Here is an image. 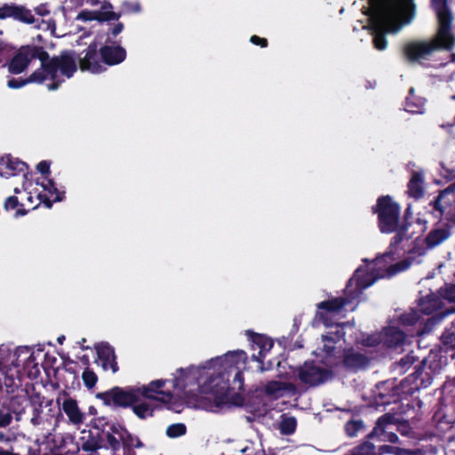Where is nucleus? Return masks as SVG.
Segmentation results:
<instances>
[{"label": "nucleus", "instance_id": "obj_1", "mask_svg": "<svg viewBox=\"0 0 455 455\" xmlns=\"http://www.w3.org/2000/svg\"><path fill=\"white\" fill-rule=\"evenodd\" d=\"M247 362L243 350L228 351L200 365L180 368L171 379H156L140 385L143 399L156 401L180 412L183 405L219 411L228 403L232 388L243 387V370Z\"/></svg>", "mask_w": 455, "mask_h": 455}, {"label": "nucleus", "instance_id": "obj_2", "mask_svg": "<svg viewBox=\"0 0 455 455\" xmlns=\"http://www.w3.org/2000/svg\"><path fill=\"white\" fill-rule=\"evenodd\" d=\"M347 304L341 298H335L322 301L317 305L315 313V321L322 322L331 330L322 335L317 348L314 351L315 356L326 365H335L339 363L342 358L344 365L350 369H359L367 363V357L355 351L354 348L346 349L340 353L339 348L341 347V339L345 335L344 329L350 327L349 324H332L331 320L336 316H343V309Z\"/></svg>", "mask_w": 455, "mask_h": 455}, {"label": "nucleus", "instance_id": "obj_3", "mask_svg": "<svg viewBox=\"0 0 455 455\" xmlns=\"http://www.w3.org/2000/svg\"><path fill=\"white\" fill-rule=\"evenodd\" d=\"M398 271V235H395L387 250L370 261L363 259L348 281L345 293V301L351 302L359 298L363 291L377 280L390 278Z\"/></svg>", "mask_w": 455, "mask_h": 455}, {"label": "nucleus", "instance_id": "obj_4", "mask_svg": "<svg viewBox=\"0 0 455 455\" xmlns=\"http://www.w3.org/2000/svg\"><path fill=\"white\" fill-rule=\"evenodd\" d=\"M364 13L369 16L375 48L385 50V36L395 33L398 28V0H369Z\"/></svg>", "mask_w": 455, "mask_h": 455}, {"label": "nucleus", "instance_id": "obj_5", "mask_svg": "<svg viewBox=\"0 0 455 455\" xmlns=\"http://www.w3.org/2000/svg\"><path fill=\"white\" fill-rule=\"evenodd\" d=\"M41 67L29 76L31 84H45L48 90L53 91L70 78L77 70L76 59L74 52H67L49 60V56L39 60Z\"/></svg>", "mask_w": 455, "mask_h": 455}, {"label": "nucleus", "instance_id": "obj_6", "mask_svg": "<svg viewBox=\"0 0 455 455\" xmlns=\"http://www.w3.org/2000/svg\"><path fill=\"white\" fill-rule=\"evenodd\" d=\"M455 44V36L451 32V39L439 37V28L435 36L428 42H411L404 46L405 57L411 61H418L426 59L432 52L439 49L451 50Z\"/></svg>", "mask_w": 455, "mask_h": 455}, {"label": "nucleus", "instance_id": "obj_7", "mask_svg": "<svg viewBox=\"0 0 455 455\" xmlns=\"http://www.w3.org/2000/svg\"><path fill=\"white\" fill-rule=\"evenodd\" d=\"M372 212L378 215V227L381 233L391 234L398 228V206L389 196L378 198Z\"/></svg>", "mask_w": 455, "mask_h": 455}, {"label": "nucleus", "instance_id": "obj_8", "mask_svg": "<svg viewBox=\"0 0 455 455\" xmlns=\"http://www.w3.org/2000/svg\"><path fill=\"white\" fill-rule=\"evenodd\" d=\"M64 192L60 191L54 182L43 176L38 180L28 191V200L34 204L33 209L37 207L41 203H44L48 208L52 206L53 202H60L63 200Z\"/></svg>", "mask_w": 455, "mask_h": 455}, {"label": "nucleus", "instance_id": "obj_9", "mask_svg": "<svg viewBox=\"0 0 455 455\" xmlns=\"http://www.w3.org/2000/svg\"><path fill=\"white\" fill-rule=\"evenodd\" d=\"M97 398L100 399L105 405L127 407L140 402L142 397L140 385L126 387H114L107 392L100 393Z\"/></svg>", "mask_w": 455, "mask_h": 455}, {"label": "nucleus", "instance_id": "obj_10", "mask_svg": "<svg viewBox=\"0 0 455 455\" xmlns=\"http://www.w3.org/2000/svg\"><path fill=\"white\" fill-rule=\"evenodd\" d=\"M12 18L16 20L33 24L44 31H48L51 35H55V22L52 20H36L30 10L15 4H4L0 7V19Z\"/></svg>", "mask_w": 455, "mask_h": 455}, {"label": "nucleus", "instance_id": "obj_11", "mask_svg": "<svg viewBox=\"0 0 455 455\" xmlns=\"http://www.w3.org/2000/svg\"><path fill=\"white\" fill-rule=\"evenodd\" d=\"M47 57V52L39 46L25 45L20 47L8 64L10 73L18 75L27 69V68L36 60H44Z\"/></svg>", "mask_w": 455, "mask_h": 455}, {"label": "nucleus", "instance_id": "obj_12", "mask_svg": "<svg viewBox=\"0 0 455 455\" xmlns=\"http://www.w3.org/2000/svg\"><path fill=\"white\" fill-rule=\"evenodd\" d=\"M299 379L308 385L315 386L331 378V372L315 363H305L299 370Z\"/></svg>", "mask_w": 455, "mask_h": 455}, {"label": "nucleus", "instance_id": "obj_13", "mask_svg": "<svg viewBox=\"0 0 455 455\" xmlns=\"http://www.w3.org/2000/svg\"><path fill=\"white\" fill-rule=\"evenodd\" d=\"M398 419L395 414L387 413L381 417L374 427L372 435L379 436L381 441L395 443L397 439Z\"/></svg>", "mask_w": 455, "mask_h": 455}, {"label": "nucleus", "instance_id": "obj_14", "mask_svg": "<svg viewBox=\"0 0 455 455\" xmlns=\"http://www.w3.org/2000/svg\"><path fill=\"white\" fill-rule=\"evenodd\" d=\"M431 2L437 15L439 37L451 39L452 16L446 4L447 0H431Z\"/></svg>", "mask_w": 455, "mask_h": 455}, {"label": "nucleus", "instance_id": "obj_15", "mask_svg": "<svg viewBox=\"0 0 455 455\" xmlns=\"http://www.w3.org/2000/svg\"><path fill=\"white\" fill-rule=\"evenodd\" d=\"M80 68L82 71H89L92 74H99L106 70L104 60L97 52V45L91 44L83 58L80 59Z\"/></svg>", "mask_w": 455, "mask_h": 455}, {"label": "nucleus", "instance_id": "obj_16", "mask_svg": "<svg viewBox=\"0 0 455 455\" xmlns=\"http://www.w3.org/2000/svg\"><path fill=\"white\" fill-rule=\"evenodd\" d=\"M27 164L18 158L6 156L0 160V176L10 178L12 176L21 175L22 180L27 176Z\"/></svg>", "mask_w": 455, "mask_h": 455}, {"label": "nucleus", "instance_id": "obj_17", "mask_svg": "<svg viewBox=\"0 0 455 455\" xmlns=\"http://www.w3.org/2000/svg\"><path fill=\"white\" fill-rule=\"evenodd\" d=\"M247 335L251 336V338L252 349L259 350L257 355H252V358L260 363L259 371H264L265 370H267L268 368H270V365L265 367L263 364V359L273 347L272 339L264 335L253 334L250 331H247Z\"/></svg>", "mask_w": 455, "mask_h": 455}, {"label": "nucleus", "instance_id": "obj_18", "mask_svg": "<svg viewBox=\"0 0 455 455\" xmlns=\"http://www.w3.org/2000/svg\"><path fill=\"white\" fill-rule=\"evenodd\" d=\"M97 352V363L104 371H111L113 373L118 370L114 348L108 343H99L95 346Z\"/></svg>", "mask_w": 455, "mask_h": 455}, {"label": "nucleus", "instance_id": "obj_19", "mask_svg": "<svg viewBox=\"0 0 455 455\" xmlns=\"http://www.w3.org/2000/svg\"><path fill=\"white\" fill-rule=\"evenodd\" d=\"M104 63L108 66L117 65L123 62L126 57L125 50L118 44H110L109 39L106 41L100 52Z\"/></svg>", "mask_w": 455, "mask_h": 455}, {"label": "nucleus", "instance_id": "obj_20", "mask_svg": "<svg viewBox=\"0 0 455 455\" xmlns=\"http://www.w3.org/2000/svg\"><path fill=\"white\" fill-rule=\"evenodd\" d=\"M378 335L384 347H395L398 343V319L395 317L390 319Z\"/></svg>", "mask_w": 455, "mask_h": 455}, {"label": "nucleus", "instance_id": "obj_21", "mask_svg": "<svg viewBox=\"0 0 455 455\" xmlns=\"http://www.w3.org/2000/svg\"><path fill=\"white\" fill-rule=\"evenodd\" d=\"M265 394L271 399H277L286 395H293L296 388L292 384L282 381H270L265 386Z\"/></svg>", "mask_w": 455, "mask_h": 455}, {"label": "nucleus", "instance_id": "obj_22", "mask_svg": "<svg viewBox=\"0 0 455 455\" xmlns=\"http://www.w3.org/2000/svg\"><path fill=\"white\" fill-rule=\"evenodd\" d=\"M110 5L103 4L100 10H84L77 15V20H116L118 16L112 12Z\"/></svg>", "mask_w": 455, "mask_h": 455}, {"label": "nucleus", "instance_id": "obj_23", "mask_svg": "<svg viewBox=\"0 0 455 455\" xmlns=\"http://www.w3.org/2000/svg\"><path fill=\"white\" fill-rule=\"evenodd\" d=\"M435 209L441 212L455 211V192L451 188L443 191L435 202Z\"/></svg>", "mask_w": 455, "mask_h": 455}, {"label": "nucleus", "instance_id": "obj_24", "mask_svg": "<svg viewBox=\"0 0 455 455\" xmlns=\"http://www.w3.org/2000/svg\"><path fill=\"white\" fill-rule=\"evenodd\" d=\"M379 389V400L377 401L378 404H388L392 403H396L398 401V391L396 386L392 382H386L382 384L380 387H378Z\"/></svg>", "mask_w": 455, "mask_h": 455}, {"label": "nucleus", "instance_id": "obj_25", "mask_svg": "<svg viewBox=\"0 0 455 455\" xmlns=\"http://www.w3.org/2000/svg\"><path fill=\"white\" fill-rule=\"evenodd\" d=\"M62 410L68 417L69 421L74 425H81L84 421V414L79 410L74 399L68 398L62 403Z\"/></svg>", "mask_w": 455, "mask_h": 455}, {"label": "nucleus", "instance_id": "obj_26", "mask_svg": "<svg viewBox=\"0 0 455 455\" xmlns=\"http://www.w3.org/2000/svg\"><path fill=\"white\" fill-rule=\"evenodd\" d=\"M415 15L413 0H400V28L411 23Z\"/></svg>", "mask_w": 455, "mask_h": 455}, {"label": "nucleus", "instance_id": "obj_27", "mask_svg": "<svg viewBox=\"0 0 455 455\" xmlns=\"http://www.w3.org/2000/svg\"><path fill=\"white\" fill-rule=\"evenodd\" d=\"M408 193L411 196L419 198L424 193L423 178L419 173H413L408 184Z\"/></svg>", "mask_w": 455, "mask_h": 455}, {"label": "nucleus", "instance_id": "obj_28", "mask_svg": "<svg viewBox=\"0 0 455 455\" xmlns=\"http://www.w3.org/2000/svg\"><path fill=\"white\" fill-rule=\"evenodd\" d=\"M156 407L152 404L151 402H142V399L133 403V412L140 419H147L148 417L153 416Z\"/></svg>", "mask_w": 455, "mask_h": 455}, {"label": "nucleus", "instance_id": "obj_29", "mask_svg": "<svg viewBox=\"0 0 455 455\" xmlns=\"http://www.w3.org/2000/svg\"><path fill=\"white\" fill-rule=\"evenodd\" d=\"M449 236V233L445 229H436L429 233L427 243L433 247L438 245Z\"/></svg>", "mask_w": 455, "mask_h": 455}, {"label": "nucleus", "instance_id": "obj_30", "mask_svg": "<svg viewBox=\"0 0 455 455\" xmlns=\"http://www.w3.org/2000/svg\"><path fill=\"white\" fill-rule=\"evenodd\" d=\"M356 342L359 345H362L363 347H375L380 343L379 340V335L378 333L374 334H366L362 333L360 334V337L356 338Z\"/></svg>", "mask_w": 455, "mask_h": 455}, {"label": "nucleus", "instance_id": "obj_31", "mask_svg": "<svg viewBox=\"0 0 455 455\" xmlns=\"http://www.w3.org/2000/svg\"><path fill=\"white\" fill-rule=\"evenodd\" d=\"M4 208L7 211L14 210L17 208L16 212H14V218H19L21 216L26 215L27 212L19 206V202L16 197L14 196H9L5 203H4Z\"/></svg>", "mask_w": 455, "mask_h": 455}, {"label": "nucleus", "instance_id": "obj_32", "mask_svg": "<svg viewBox=\"0 0 455 455\" xmlns=\"http://www.w3.org/2000/svg\"><path fill=\"white\" fill-rule=\"evenodd\" d=\"M296 423L295 418L288 416L283 417L280 425L281 432L285 435L293 433L296 428Z\"/></svg>", "mask_w": 455, "mask_h": 455}, {"label": "nucleus", "instance_id": "obj_33", "mask_svg": "<svg viewBox=\"0 0 455 455\" xmlns=\"http://www.w3.org/2000/svg\"><path fill=\"white\" fill-rule=\"evenodd\" d=\"M352 455H375V447L372 443L365 442L355 448Z\"/></svg>", "mask_w": 455, "mask_h": 455}, {"label": "nucleus", "instance_id": "obj_34", "mask_svg": "<svg viewBox=\"0 0 455 455\" xmlns=\"http://www.w3.org/2000/svg\"><path fill=\"white\" fill-rule=\"evenodd\" d=\"M186 433V426L181 423L172 424L166 429V434L169 437H180Z\"/></svg>", "mask_w": 455, "mask_h": 455}, {"label": "nucleus", "instance_id": "obj_35", "mask_svg": "<svg viewBox=\"0 0 455 455\" xmlns=\"http://www.w3.org/2000/svg\"><path fill=\"white\" fill-rule=\"evenodd\" d=\"M82 379H83L84 385L88 388L93 387L98 380V378H97V375L95 374V372L88 368L85 369L84 371L83 372Z\"/></svg>", "mask_w": 455, "mask_h": 455}, {"label": "nucleus", "instance_id": "obj_36", "mask_svg": "<svg viewBox=\"0 0 455 455\" xmlns=\"http://www.w3.org/2000/svg\"><path fill=\"white\" fill-rule=\"evenodd\" d=\"M363 428V423L360 420H352L346 424V432L349 436H355L360 429Z\"/></svg>", "mask_w": 455, "mask_h": 455}, {"label": "nucleus", "instance_id": "obj_37", "mask_svg": "<svg viewBox=\"0 0 455 455\" xmlns=\"http://www.w3.org/2000/svg\"><path fill=\"white\" fill-rule=\"evenodd\" d=\"M28 84H31L30 81H28V77L22 79V78H12L7 81V86L11 89H19L21 88Z\"/></svg>", "mask_w": 455, "mask_h": 455}, {"label": "nucleus", "instance_id": "obj_38", "mask_svg": "<svg viewBox=\"0 0 455 455\" xmlns=\"http://www.w3.org/2000/svg\"><path fill=\"white\" fill-rule=\"evenodd\" d=\"M124 446L140 448L142 446L141 442L131 434H127V436L122 442Z\"/></svg>", "mask_w": 455, "mask_h": 455}, {"label": "nucleus", "instance_id": "obj_39", "mask_svg": "<svg viewBox=\"0 0 455 455\" xmlns=\"http://www.w3.org/2000/svg\"><path fill=\"white\" fill-rule=\"evenodd\" d=\"M110 434L115 435L122 442L127 436L128 432L123 428L120 425H113L110 427Z\"/></svg>", "mask_w": 455, "mask_h": 455}, {"label": "nucleus", "instance_id": "obj_40", "mask_svg": "<svg viewBox=\"0 0 455 455\" xmlns=\"http://www.w3.org/2000/svg\"><path fill=\"white\" fill-rule=\"evenodd\" d=\"M443 298L451 302L455 301V285L445 288L443 294Z\"/></svg>", "mask_w": 455, "mask_h": 455}, {"label": "nucleus", "instance_id": "obj_41", "mask_svg": "<svg viewBox=\"0 0 455 455\" xmlns=\"http://www.w3.org/2000/svg\"><path fill=\"white\" fill-rule=\"evenodd\" d=\"M107 440L109 445L116 450L119 447L120 443L122 442L119 438H117L115 435L110 434L109 432L107 435Z\"/></svg>", "mask_w": 455, "mask_h": 455}, {"label": "nucleus", "instance_id": "obj_42", "mask_svg": "<svg viewBox=\"0 0 455 455\" xmlns=\"http://www.w3.org/2000/svg\"><path fill=\"white\" fill-rule=\"evenodd\" d=\"M12 415L8 412L0 411V427L8 426L12 422Z\"/></svg>", "mask_w": 455, "mask_h": 455}, {"label": "nucleus", "instance_id": "obj_43", "mask_svg": "<svg viewBox=\"0 0 455 455\" xmlns=\"http://www.w3.org/2000/svg\"><path fill=\"white\" fill-rule=\"evenodd\" d=\"M36 169L43 175H46L50 172V165L47 162L42 161L36 165Z\"/></svg>", "mask_w": 455, "mask_h": 455}, {"label": "nucleus", "instance_id": "obj_44", "mask_svg": "<svg viewBox=\"0 0 455 455\" xmlns=\"http://www.w3.org/2000/svg\"><path fill=\"white\" fill-rule=\"evenodd\" d=\"M251 42L254 44L260 45L261 47H266L267 45V41L265 38H261L257 36H252L251 37Z\"/></svg>", "mask_w": 455, "mask_h": 455}, {"label": "nucleus", "instance_id": "obj_45", "mask_svg": "<svg viewBox=\"0 0 455 455\" xmlns=\"http://www.w3.org/2000/svg\"><path fill=\"white\" fill-rule=\"evenodd\" d=\"M398 449L396 447L384 445L380 448L381 454H396Z\"/></svg>", "mask_w": 455, "mask_h": 455}, {"label": "nucleus", "instance_id": "obj_46", "mask_svg": "<svg viewBox=\"0 0 455 455\" xmlns=\"http://www.w3.org/2000/svg\"><path fill=\"white\" fill-rule=\"evenodd\" d=\"M36 12L40 16H44L49 13V10L46 5L42 4L36 8Z\"/></svg>", "mask_w": 455, "mask_h": 455}, {"label": "nucleus", "instance_id": "obj_47", "mask_svg": "<svg viewBox=\"0 0 455 455\" xmlns=\"http://www.w3.org/2000/svg\"><path fill=\"white\" fill-rule=\"evenodd\" d=\"M124 26L122 23L115 24L112 28V35L116 36L122 32Z\"/></svg>", "mask_w": 455, "mask_h": 455}, {"label": "nucleus", "instance_id": "obj_48", "mask_svg": "<svg viewBox=\"0 0 455 455\" xmlns=\"http://www.w3.org/2000/svg\"><path fill=\"white\" fill-rule=\"evenodd\" d=\"M248 450H249V448H248V447L240 448V449L238 450V452H239V453H243V452H246Z\"/></svg>", "mask_w": 455, "mask_h": 455}, {"label": "nucleus", "instance_id": "obj_49", "mask_svg": "<svg viewBox=\"0 0 455 455\" xmlns=\"http://www.w3.org/2000/svg\"><path fill=\"white\" fill-rule=\"evenodd\" d=\"M64 339H65V337H64V336H60V337H59V338H58V342H59L60 344H62V343H63V341H64Z\"/></svg>", "mask_w": 455, "mask_h": 455}, {"label": "nucleus", "instance_id": "obj_50", "mask_svg": "<svg viewBox=\"0 0 455 455\" xmlns=\"http://www.w3.org/2000/svg\"><path fill=\"white\" fill-rule=\"evenodd\" d=\"M0 455H9V453L4 451H0Z\"/></svg>", "mask_w": 455, "mask_h": 455}, {"label": "nucleus", "instance_id": "obj_51", "mask_svg": "<svg viewBox=\"0 0 455 455\" xmlns=\"http://www.w3.org/2000/svg\"><path fill=\"white\" fill-rule=\"evenodd\" d=\"M14 192H15V193H20V189L19 188H14Z\"/></svg>", "mask_w": 455, "mask_h": 455}, {"label": "nucleus", "instance_id": "obj_52", "mask_svg": "<svg viewBox=\"0 0 455 455\" xmlns=\"http://www.w3.org/2000/svg\"><path fill=\"white\" fill-rule=\"evenodd\" d=\"M405 267H406V266H405V267H403V266H402V264L400 263V267H399V269H400V270L404 269Z\"/></svg>", "mask_w": 455, "mask_h": 455}, {"label": "nucleus", "instance_id": "obj_53", "mask_svg": "<svg viewBox=\"0 0 455 455\" xmlns=\"http://www.w3.org/2000/svg\"><path fill=\"white\" fill-rule=\"evenodd\" d=\"M84 342H85V339H83L82 344H84Z\"/></svg>", "mask_w": 455, "mask_h": 455}, {"label": "nucleus", "instance_id": "obj_54", "mask_svg": "<svg viewBox=\"0 0 455 455\" xmlns=\"http://www.w3.org/2000/svg\"><path fill=\"white\" fill-rule=\"evenodd\" d=\"M84 342H85V339H83L82 344H84Z\"/></svg>", "mask_w": 455, "mask_h": 455}, {"label": "nucleus", "instance_id": "obj_55", "mask_svg": "<svg viewBox=\"0 0 455 455\" xmlns=\"http://www.w3.org/2000/svg\"><path fill=\"white\" fill-rule=\"evenodd\" d=\"M399 426H400V428H401V427H402V422H401V421H400V423H399Z\"/></svg>", "mask_w": 455, "mask_h": 455}]
</instances>
